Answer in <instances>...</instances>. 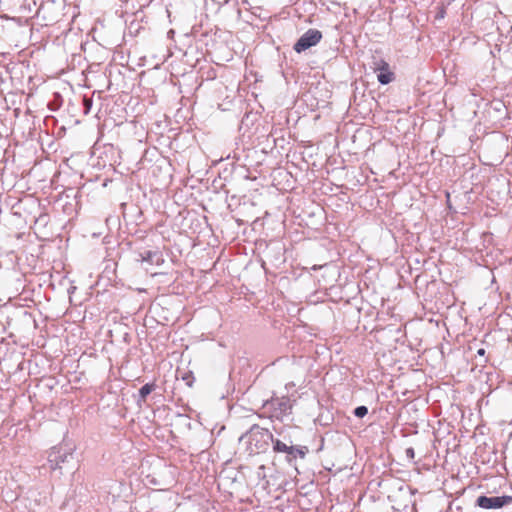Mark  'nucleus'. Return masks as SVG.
I'll use <instances>...</instances> for the list:
<instances>
[{
    "mask_svg": "<svg viewBox=\"0 0 512 512\" xmlns=\"http://www.w3.org/2000/svg\"><path fill=\"white\" fill-rule=\"evenodd\" d=\"M92 105H93V101L91 98H88V97H84L83 98V106H84V113L85 114H88L92 108Z\"/></svg>",
    "mask_w": 512,
    "mask_h": 512,
    "instance_id": "nucleus-12",
    "label": "nucleus"
},
{
    "mask_svg": "<svg viewBox=\"0 0 512 512\" xmlns=\"http://www.w3.org/2000/svg\"><path fill=\"white\" fill-rule=\"evenodd\" d=\"M478 354L479 355H484L485 354V350L483 348L479 349L478 350Z\"/></svg>",
    "mask_w": 512,
    "mask_h": 512,
    "instance_id": "nucleus-15",
    "label": "nucleus"
},
{
    "mask_svg": "<svg viewBox=\"0 0 512 512\" xmlns=\"http://www.w3.org/2000/svg\"><path fill=\"white\" fill-rule=\"evenodd\" d=\"M143 262H147L150 265H161L164 262L163 255L158 250H145L139 254Z\"/></svg>",
    "mask_w": 512,
    "mask_h": 512,
    "instance_id": "nucleus-7",
    "label": "nucleus"
},
{
    "mask_svg": "<svg viewBox=\"0 0 512 512\" xmlns=\"http://www.w3.org/2000/svg\"><path fill=\"white\" fill-rule=\"evenodd\" d=\"M272 440H276L273 434L265 428L260 427L257 424L251 426L249 431L243 434L239 441H244L249 454H259L268 449L269 443Z\"/></svg>",
    "mask_w": 512,
    "mask_h": 512,
    "instance_id": "nucleus-1",
    "label": "nucleus"
},
{
    "mask_svg": "<svg viewBox=\"0 0 512 512\" xmlns=\"http://www.w3.org/2000/svg\"><path fill=\"white\" fill-rule=\"evenodd\" d=\"M406 457L410 460H413L415 457V451L412 447H409L405 450Z\"/></svg>",
    "mask_w": 512,
    "mask_h": 512,
    "instance_id": "nucleus-13",
    "label": "nucleus"
},
{
    "mask_svg": "<svg viewBox=\"0 0 512 512\" xmlns=\"http://www.w3.org/2000/svg\"><path fill=\"white\" fill-rule=\"evenodd\" d=\"M264 407L271 412L272 417L282 420L291 413L292 402L288 397H277L267 401Z\"/></svg>",
    "mask_w": 512,
    "mask_h": 512,
    "instance_id": "nucleus-4",
    "label": "nucleus"
},
{
    "mask_svg": "<svg viewBox=\"0 0 512 512\" xmlns=\"http://www.w3.org/2000/svg\"><path fill=\"white\" fill-rule=\"evenodd\" d=\"M322 39V33L317 29H308L294 44V50L301 53L316 46Z\"/></svg>",
    "mask_w": 512,
    "mask_h": 512,
    "instance_id": "nucleus-5",
    "label": "nucleus"
},
{
    "mask_svg": "<svg viewBox=\"0 0 512 512\" xmlns=\"http://www.w3.org/2000/svg\"><path fill=\"white\" fill-rule=\"evenodd\" d=\"M368 414V408L366 406H358L354 409V415L358 418H363Z\"/></svg>",
    "mask_w": 512,
    "mask_h": 512,
    "instance_id": "nucleus-11",
    "label": "nucleus"
},
{
    "mask_svg": "<svg viewBox=\"0 0 512 512\" xmlns=\"http://www.w3.org/2000/svg\"><path fill=\"white\" fill-rule=\"evenodd\" d=\"M183 380L186 381V384L188 386H192V380H193V377L191 375H186V376H183Z\"/></svg>",
    "mask_w": 512,
    "mask_h": 512,
    "instance_id": "nucleus-14",
    "label": "nucleus"
},
{
    "mask_svg": "<svg viewBox=\"0 0 512 512\" xmlns=\"http://www.w3.org/2000/svg\"><path fill=\"white\" fill-rule=\"evenodd\" d=\"M272 445L274 452L286 454L285 459L289 464H293L297 458L304 459L309 452L307 446L293 445L292 440L282 441L276 439L272 440Z\"/></svg>",
    "mask_w": 512,
    "mask_h": 512,
    "instance_id": "nucleus-2",
    "label": "nucleus"
},
{
    "mask_svg": "<svg viewBox=\"0 0 512 512\" xmlns=\"http://www.w3.org/2000/svg\"><path fill=\"white\" fill-rule=\"evenodd\" d=\"M377 79L383 85L389 84L394 79V73L391 72L390 70L381 71L380 73L377 74Z\"/></svg>",
    "mask_w": 512,
    "mask_h": 512,
    "instance_id": "nucleus-9",
    "label": "nucleus"
},
{
    "mask_svg": "<svg viewBox=\"0 0 512 512\" xmlns=\"http://www.w3.org/2000/svg\"><path fill=\"white\" fill-rule=\"evenodd\" d=\"M74 459L71 448L64 446H55L51 448L48 454V463L51 470H62L66 464Z\"/></svg>",
    "mask_w": 512,
    "mask_h": 512,
    "instance_id": "nucleus-3",
    "label": "nucleus"
},
{
    "mask_svg": "<svg viewBox=\"0 0 512 512\" xmlns=\"http://www.w3.org/2000/svg\"><path fill=\"white\" fill-rule=\"evenodd\" d=\"M512 503V496H479L476 500V504L483 509H496L502 508Z\"/></svg>",
    "mask_w": 512,
    "mask_h": 512,
    "instance_id": "nucleus-6",
    "label": "nucleus"
},
{
    "mask_svg": "<svg viewBox=\"0 0 512 512\" xmlns=\"http://www.w3.org/2000/svg\"><path fill=\"white\" fill-rule=\"evenodd\" d=\"M373 64H374V70L378 73H380L381 71L390 70L389 64L383 59L374 61Z\"/></svg>",
    "mask_w": 512,
    "mask_h": 512,
    "instance_id": "nucleus-10",
    "label": "nucleus"
},
{
    "mask_svg": "<svg viewBox=\"0 0 512 512\" xmlns=\"http://www.w3.org/2000/svg\"><path fill=\"white\" fill-rule=\"evenodd\" d=\"M156 388V385L154 383H147L143 385L139 390V399L138 404H141L142 402L146 401L147 396L154 391Z\"/></svg>",
    "mask_w": 512,
    "mask_h": 512,
    "instance_id": "nucleus-8",
    "label": "nucleus"
}]
</instances>
